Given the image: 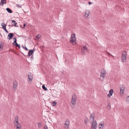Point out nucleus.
Segmentation results:
<instances>
[{
	"instance_id": "f257e3e1",
	"label": "nucleus",
	"mask_w": 129,
	"mask_h": 129,
	"mask_svg": "<svg viewBox=\"0 0 129 129\" xmlns=\"http://www.w3.org/2000/svg\"><path fill=\"white\" fill-rule=\"evenodd\" d=\"M76 97L75 95H73L72 100L71 102V106L72 108L74 107L76 101Z\"/></svg>"
},
{
	"instance_id": "f03ea898",
	"label": "nucleus",
	"mask_w": 129,
	"mask_h": 129,
	"mask_svg": "<svg viewBox=\"0 0 129 129\" xmlns=\"http://www.w3.org/2000/svg\"><path fill=\"white\" fill-rule=\"evenodd\" d=\"M75 35V34H73L71 35V37L70 40L71 42L73 44H75L76 42Z\"/></svg>"
},
{
	"instance_id": "7ed1b4c3",
	"label": "nucleus",
	"mask_w": 129,
	"mask_h": 129,
	"mask_svg": "<svg viewBox=\"0 0 129 129\" xmlns=\"http://www.w3.org/2000/svg\"><path fill=\"white\" fill-rule=\"evenodd\" d=\"M28 78L27 80V82L28 83H30L32 81L33 78V75L32 74L30 73L28 74Z\"/></svg>"
},
{
	"instance_id": "20e7f679",
	"label": "nucleus",
	"mask_w": 129,
	"mask_h": 129,
	"mask_svg": "<svg viewBox=\"0 0 129 129\" xmlns=\"http://www.w3.org/2000/svg\"><path fill=\"white\" fill-rule=\"evenodd\" d=\"M69 123V121L68 119H66L64 125V127L65 129H67L68 128Z\"/></svg>"
},
{
	"instance_id": "39448f33",
	"label": "nucleus",
	"mask_w": 129,
	"mask_h": 129,
	"mask_svg": "<svg viewBox=\"0 0 129 129\" xmlns=\"http://www.w3.org/2000/svg\"><path fill=\"white\" fill-rule=\"evenodd\" d=\"M120 93L121 94H123L124 89V86L123 85H120Z\"/></svg>"
},
{
	"instance_id": "423d86ee",
	"label": "nucleus",
	"mask_w": 129,
	"mask_h": 129,
	"mask_svg": "<svg viewBox=\"0 0 129 129\" xmlns=\"http://www.w3.org/2000/svg\"><path fill=\"white\" fill-rule=\"evenodd\" d=\"M86 45L84 46L82 49L81 50V52L83 54H85L87 51V48L86 47Z\"/></svg>"
},
{
	"instance_id": "0eeeda50",
	"label": "nucleus",
	"mask_w": 129,
	"mask_h": 129,
	"mask_svg": "<svg viewBox=\"0 0 129 129\" xmlns=\"http://www.w3.org/2000/svg\"><path fill=\"white\" fill-rule=\"evenodd\" d=\"M97 125V124L96 121H95V122H93L91 129H96Z\"/></svg>"
},
{
	"instance_id": "6e6552de",
	"label": "nucleus",
	"mask_w": 129,
	"mask_h": 129,
	"mask_svg": "<svg viewBox=\"0 0 129 129\" xmlns=\"http://www.w3.org/2000/svg\"><path fill=\"white\" fill-rule=\"evenodd\" d=\"M126 53L125 52H124L122 53L121 59L123 62H124L126 61Z\"/></svg>"
},
{
	"instance_id": "1a4fd4ad",
	"label": "nucleus",
	"mask_w": 129,
	"mask_h": 129,
	"mask_svg": "<svg viewBox=\"0 0 129 129\" xmlns=\"http://www.w3.org/2000/svg\"><path fill=\"white\" fill-rule=\"evenodd\" d=\"M94 113H92L91 114L90 116L89 119L90 120V121H91V122H95V121L94 120Z\"/></svg>"
},
{
	"instance_id": "9d476101",
	"label": "nucleus",
	"mask_w": 129,
	"mask_h": 129,
	"mask_svg": "<svg viewBox=\"0 0 129 129\" xmlns=\"http://www.w3.org/2000/svg\"><path fill=\"white\" fill-rule=\"evenodd\" d=\"M104 125V122L103 121L101 122L99 126V127L100 129H103Z\"/></svg>"
},
{
	"instance_id": "9b49d317",
	"label": "nucleus",
	"mask_w": 129,
	"mask_h": 129,
	"mask_svg": "<svg viewBox=\"0 0 129 129\" xmlns=\"http://www.w3.org/2000/svg\"><path fill=\"white\" fill-rule=\"evenodd\" d=\"M90 13V12L88 10H86L85 11V13L84 15V16L87 17V18H88V16L89 14Z\"/></svg>"
},
{
	"instance_id": "f8f14e48",
	"label": "nucleus",
	"mask_w": 129,
	"mask_h": 129,
	"mask_svg": "<svg viewBox=\"0 0 129 129\" xmlns=\"http://www.w3.org/2000/svg\"><path fill=\"white\" fill-rule=\"evenodd\" d=\"M113 89H110L109 92V93L108 95L107 96L109 97H110L113 94Z\"/></svg>"
},
{
	"instance_id": "ddd939ff",
	"label": "nucleus",
	"mask_w": 129,
	"mask_h": 129,
	"mask_svg": "<svg viewBox=\"0 0 129 129\" xmlns=\"http://www.w3.org/2000/svg\"><path fill=\"white\" fill-rule=\"evenodd\" d=\"M35 51V49H34L33 50H30L28 52V56H31Z\"/></svg>"
},
{
	"instance_id": "4468645a",
	"label": "nucleus",
	"mask_w": 129,
	"mask_h": 129,
	"mask_svg": "<svg viewBox=\"0 0 129 129\" xmlns=\"http://www.w3.org/2000/svg\"><path fill=\"white\" fill-rule=\"evenodd\" d=\"M13 35V33H10L9 34L8 36V39L10 40L12 39V38Z\"/></svg>"
},
{
	"instance_id": "2eb2a0df",
	"label": "nucleus",
	"mask_w": 129,
	"mask_h": 129,
	"mask_svg": "<svg viewBox=\"0 0 129 129\" xmlns=\"http://www.w3.org/2000/svg\"><path fill=\"white\" fill-rule=\"evenodd\" d=\"M17 83L15 81L13 83V89L14 90H15L17 88Z\"/></svg>"
},
{
	"instance_id": "dca6fc26",
	"label": "nucleus",
	"mask_w": 129,
	"mask_h": 129,
	"mask_svg": "<svg viewBox=\"0 0 129 129\" xmlns=\"http://www.w3.org/2000/svg\"><path fill=\"white\" fill-rule=\"evenodd\" d=\"M13 44L14 45H16L17 47H18L19 48H20V47L19 45H18L16 42V39H15V40H14V42Z\"/></svg>"
},
{
	"instance_id": "f3484780",
	"label": "nucleus",
	"mask_w": 129,
	"mask_h": 129,
	"mask_svg": "<svg viewBox=\"0 0 129 129\" xmlns=\"http://www.w3.org/2000/svg\"><path fill=\"white\" fill-rule=\"evenodd\" d=\"M6 3V0H1L0 3V5L2 6L4 4H5Z\"/></svg>"
},
{
	"instance_id": "a211bd4d",
	"label": "nucleus",
	"mask_w": 129,
	"mask_h": 129,
	"mask_svg": "<svg viewBox=\"0 0 129 129\" xmlns=\"http://www.w3.org/2000/svg\"><path fill=\"white\" fill-rule=\"evenodd\" d=\"M14 124L15 125L17 126H21V125L18 122V121L14 122Z\"/></svg>"
},
{
	"instance_id": "6ab92c4d",
	"label": "nucleus",
	"mask_w": 129,
	"mask_h": 129,
	"mask_svg": "<svg viewBox=\"0 0 129 129\" xmlns=\"http://www.w3.org/2000/svg\"><path fill=\"white\" fill-rule=\"evenodd\" d=\"M1 26L2 27V28L4 29L6 28V25L4 22H2L1 24Z\"/></svg>"
},
{
	"instance_id": "aec40b11",
	"label": "nucleus",
	"mask_w": 129,
	"mask_h": 129,
	"mask_svg": "<svg viewBox=\"0 0 129 129\" xmlns=\"http://www.w3.org/2000/svg\"><path fill=\"white\" fill-rule=\"evenodd\" d=\"M6 10L7 11L10 13H12V10L9 8H6Z\"/></svg>"
},
{
	"instance_id": "412c9836",
	"label": "nucleus",
	"mask_w": 129,
	"mask_h": 129,
	"mask_svg": "<svg viewBox=\"0 0 129 129\" xmlns=\"http://www.w3.org/2000/svg\"><path fill=\"white\" fill-rule=\"evenodd\" d=\"M105 75L104 73H101V74L100 75V77H102L103 78V79L104 78V77L105 76Z\"/></svg>"
},
{
	"instance_id": "4be33fe9",
	"label": "nucleus",
	"mask_w": 129,
	"mask_h": 129,
	"mask_svg": "<svg viewBox=\"0 0 129 129\" xmlns=\"http://www.w3.org/2000/svg\"><path fill=\"white\" fill-rule=\"evenodd\" d=\"M42 88L43 89L45 90H47V88L45 87V86L44 85H43L42 86Z\"/></svg>"
},
{
	"instance_id": "5701e85b",
	"label": "nucleus",
	"mask_w": 129,
	"mask_h": 129,
	"mask_svg": "<svg viewBox=\"0 0 129 129\" xmlns=\"http://www.w3.org/2000/svg\"><path fill=\"white\" fill-rule=\"evenodd\" d=\"M12 23H14V25L16 27V25L17 24V23L15 21L12 20Z\"/></svg>"
},
{
	"instance_id": "b1692460",
	"label": "nucleus",
	"mask_w": 129,
	"mask_h": 129,
	"mask_svg": "<svg viewBox=\"0 0 129 129\" xmlns=\"http://www.w3.org/2000/svg\"><path fill=\"white\" fill-rule=\"evenodd\" d=\"M56 104V101L53 102L52 103V104L53 106H55Z\"/></svg>"
},
{
	"instance_id": "393cba45",
	"label": "nucleus",
	"mask_w": 129,
	"mask_h": 129,
	"mask_svg": "<svg viewBox=\"0 0 129 129\" xmlns=\"http://www.w3.org/2000/svg\"><path fill=\"white\" fill-rule=\"evenodd\" d=\"M18 116H16L15 117V122L17 121L18 122Z\"/></svg>"
},
{
	"instance_id": "a878e982",
	"label": "nucleus",
	"mask_w": 129,
	"mask_h": 129,
	"mask_svg": "<svg viewBox=\"0 0 129 129\" xmlns=\"http://www.w3.org/2000/svg\"><path fill=\"white\" fill-rule=\"evenodd\" d=\"M1 44L2 43L0 42V50H1L3 48V47Z\"/></svg>"
},
{
	"instance_id": "bb28decb",
	"label": "nucleus",
	"mask_w": 129,
	"mask_h": 129,
	"mask_svg": "<svg viewBox=\"0 0 129 129\" xmlns=\"http://www.w3.org/2000/svg\"><path fill=\"white\" fill-rule=\"evenodd\" d=\"M101 73H104V74L105 75L106 72L105 71V70L104 69H102V70L101 71Z\"/></svg>"
},
{
	"instance_id": "cd10ccee",
	"label": "nucleus",
	"mask_w": 129,
	"mask_h": 129,
	"mask_svg": "<svg viewBox=\"0 0 129 129\" xmlns=\"http://www.w3.org/2000/svg\"><path fill=\"white\" fill-rule=\"evenodd\" d=\"M126 101H129V96H128L126 99Z\"/></svg>"
},
{
	"instance_id": "c85d7f7f",
	"label": "nucleus",
	"mask_w": 129,
	"mask_h": 129,
	"mask_svg": "<svg viewBox=\"0 0 129 129\" xmlns=\"http://www.w3.org/2000/svg\"><path fill=\"white\" fill-rule=\"evenodd\" d=\"M40 38V37L39 36V35H38L36 37V39L37 40L39 39Z\"/></svg>"
},
{
	"instance_id": "c756f323",
	"label": "nucleus",
	"mask_w": 129,
	"mask_h": 129,
	"mask_svg": "<svg viewBox=\"0 0 129 129\" xmlns=\"http://www.w3.org/2000/svg\"><path fill=\"white\" fill-rule=\"evenodd\" d=\"M16 6H17V7H18V8H22L21 6H20L18 4H17L16 5Z\"/></svg>"
},
{
	"instance_id": "7c9ffc66",
	"label": "nucleus",
	"mask_w": 129,
	"mask_h": 129,
	"mask_svg": "<svg viewBox=\"0 0 129 129\" xmlns=\"http://www.w3.org/2000/svg\"><path fill=\"white\" fill-rule=\"evenodd\" d=\"M110 107H110V105H109V104H108V105L107 106V108H108V109H110Z\"/></svg>"
},
{
	"instance_id": "2f4dec72",
	"label": "nucleus",
	"mask_w": 129,
	"mask_h": 129,
	"mask_svg": "<svg viewBox=\"0 0 129 129\" xmlns=\"http://www.w3.org/2000/svg\"><path fill=\"white\" fill-rule=\"evenodd\" d=\"M4 30L5 31V32L6 33H8V31L6 29V28H5V29H4Z\"/></svg>"
},
{
	"instance_id": "473e14b6",
	"label": "nucleus",
	"mask_w": 129,
	"mask_h": 129,
	"mask_svg": "<svg viewBox=\"0 0 129 129\" xmlns=\"http://www.w3.org/2000/svg\"><path fill=\"white\" fill-rule=\"evenodd\" d=\"M21 126H17L16 129H21Z\"/></svg>"
},
{
	"instance_id": "72a5a7b5",
	"label": "nucleus",
	"mask_w": 129,
	"mask_h": 129,
	"mask_svg": "<svg viewBox=\"0 0 129 129\" xmlns=\"http://www.w3.org/2000/svg\"><path fill=\"white\" fill-rule=\"evenodd\" d=\"M84 122L85 124H86L87 122V119H85L84 121Z\"/></svg>"
},
{
	"instance_id": "f704fd0d",
	"label": "nucleus",
	"mask_w": 129,
	"mask_h": 129,
	"mask_svg": "<svg viewBox=\"0 0 129 129\" xmlns=\"http://www.w3.org/2000/svg\"><path fill=\"white\" fill-rule=\"evenodd\" d=\"M44 129H48V127L46 126H45L44 127Z\"/></svg>"
},
{
	"instance_id": "c9c22d12",
	"label": "nucleus",
	"mask_w": 129,
	"mask_h": 129,
	"mask_svg": "<svg viewBox=\"0 0 129 129\" xmlns=\"http://www.w3.org/2000/svg\"><path fill=\"white\" fill-rule=\"evenodd\" d=\"M108 54L109 55H111L112 57H113V56L110 53H108Z\"/></svg>"
},
{
	"instance_id": "e433bc0d",
	"label": "nucleus",
	"mask_w": 129,
	"mask_h": 129,
	"mask_svg": "<svg viewBox=\"0 0 129 129\" xmlns=\"http://www.w3.org/2000/svg\"><path fill=\"white\" fill-rule=\"evenodd\" d=\"M24 27H23V28H24V27L26 25V24H24L23 25Z\"/></svg>"
},
{
	"instance_id": "4c0bfd02",
	"label": "nucleus",
	"mask_w": 129,
	"mask_h": 129,
	"mask_svg": "<svg viewBox=\"0 0 129 129\" xmlns=\"http://www.w3.org/2000/svg\"><path fill=\"white\" fill-rule=\"evenodd\" d=\"M91 4H92L90 2H88V4H89V5H90Z\"/></svg>"
},
{
	"instance_id": "58836bf2",
	"label": "nucleus",
	"mask_w": 129,
	"mask_h": 129,
	"mask_svg": "<svg viewBox=\"0 0 129 129\" xmlns=\"http://www.w3.org/2000/svg\"><path fill=\"white\" fill-rule=\"evenodd\" d=\"M25 48V50H28V49L26 47H25V48Z\"/></svg>"
},
{
	"instance_id": "ea45409f",
	"label": "nucleus",
	"mask_w": 129,
	"mask_h": 129,
	"mask_svg": "<svg viewBox=\"0 0 129 129\" xmlns=\"http://www.w3.org/2000/svg\"><path fill=\"white\" fill-rule=\"evenodd\" d=\"M34 58H33V57H31V58H30V59L31 60H32Z\"/></svg>"
},
{
	"instance_id": "a19ab883",
	"label": "nucleus",
	"mask_w": 129,
	"mask_h": 129,
	"mask_svg": "<svg viewBox=\"0 0 129 129\" xmlns=\"http://www.w3.org/2000/svg\"><path fill=\"white\" fill-rule=\"evenodd\" d=\"M15 39H16V38H13V39L15 40Z\"/></svg>"
}]
</instances>
